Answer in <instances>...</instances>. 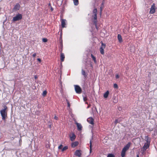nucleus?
Instances as JSON below:
<instances>
[{"mask_svg": "<svg viewBox=\"0 0 157 157\" xmlns=\"http://www.w3.org/2000/svg\"><path fill=\"white\" fill-rule=\"evenodd\" d=\"M7 107L6 105H4L3 108L0 111V113L2 120H5L7 117Z\"/></svg>", "mask_w": 157, "mask_h": 157, "instance_id": "f257e3e1", "label": "nucleus"}, {"mask_svg": "<svg viewBox=\"0 0 157 157\" xmlns=\"http://www.w3.org/2000/svg\"><path fill=\"white\" fill-rule=\"evenodd\" d=\"M131 145V143L129 142L123 148L121 153V157H124L126 151L129 149Z\"/></svg>", "mask_w": 157, "mask_h": 157, "instance_id": "f03ea898", "label": "nucleus"}, {"mask_svg": "<svg viewBox=\"0 0 157 157\" xmlns=\"http://www.w3.org/2000/svg\"><path fill=\"white\" fill-rule=\"evenodd\" d=\"M105 44L102 43H101V47L100 48V50L101 53L102 55H104V49L105 48Z\"/></svg>", "mask_w": 157, "mask_h": 157, "instance_id": "7ed1b4c3", "label": "nucleus"}, {"mask_svg": "<svg viewBox=\"0 0 157 157\" xmlns=\"http://www.w3.org/2000/svg\"><path fill=\"white\" fill-rule=\"evenodd\" d=\"M75 90L76 92L78 94H80L82 92V89L78 85H75Z\"/></svg>", "mask_w": 157, "mask_h": 157, "instance_id": "20e7f679", "label": "nucleus"}, {"mask_svg": "<svg viewBox=\"0 0 157 157\" xmlns=\"http://www.w3.org/2000/svg\"><path fill=\"white\" fill-rule=\"evenodd\" d=\"M82 152L80 150H76L74 153V155L78 157H81V156Z\"/></svg>", "mask_w": 157, "mask_h": 157, "instance_id": "39448f33", "label": "nucleus"}, {"mask_svg": "<svg viewBox=\"0 0 157 157\" xmlns=\"http://www.w3.org/2000/svg\"><path fill=\"white\" fill-rule=\"evenodd\" d=\"M155 12V4H153L151 6L150 9V13H153Z\"/></svg>", "mask_w": 157, "mask_h": 157, "instance_id": "423d86ee", "label": "nucleus"}, {"mask_svg": "<svg viewBox=\"0 0 157 157\" xmlns=\"http://www.w3.org/2000/svg\"><path fill=\"white\" fill-rule=\"evenodd\" d=\"M87 121L90 124L94 125V119L92 117H90L87 119Z\"/></svg>", "mask_w": 157, "mask_h": 157, "instance_id": "0eeeda50", "label": "nucleus"}, {"mask_svg": "<svg viewBox=\"0 0 157 157\" xmlns=\"http://www.w3.org/2000/svg\"><path fill=\"white\" fill-rule=\"evenodd\" d=\"M22 18V15L21 14H18L14 17L13 20H20Z\"/></svg>", "mask_w": 157, "mask_h": 157, "instance_id": "6e6552de", "label": "nucleus"}, {"mask_svg": "<svg viewBox=\"0 0 157 157\" xmlns=\"http://www.w3.org/2000/svg\"><path fill=\"white\" fill-rule=\"evenodd\" d=\"M97 12V10L96 9H94L93 11V17L94 20H96L97 17L96 16V13Z\"/></svg>", "mask_w": 157, "mask_h": 157, "instance_id": "1a4fd4ad", "label": "nucleus"}, {"mask_svg": "<svg viewBox=\"0 0 157 157\" xmlns=\"http://www.w3.org/2000/svg\"><path fill=\"white\" fill-rule=\"evenodd\" d=\"M70 140L71 141H74L76 138V136L75 134L72 133L69 135Z\"/></svg>", "mask_w": 157, "mask_h": 157, "instance_id": "9d476101", "label": "nucleus"}, {"mask_svg": "<svg viewBox=\"0 0 157 157\" xmlns=\"http://www.w3.org/2000/svg\"><path fill=\"white\" fill-rule=\"evenodd\" d=\"M75 124H76L78 129V130H82V126L80 124L78 123H77V122L75 121Z\"/></svg>", "mask_w": 157, "mask_h": 157, "instance_id": "9b49d317", "label": "nucleus"}, {"mask_svg": "<svg viewBox=\"0 0 157 157\" xmlns=\"http://www.w3.org/2000/svg\"><path fill=\"white\" fill-rule=\"evenodd\" d=\"M78 144V143L77 141H75L71 144V146L73 147H75L76 146H77Z\"/></svg>", "mask_w": 157, "mask_h": 157, "instance_id": "f8f14e48", "label": "nucleus"}, {"mask_svg": "<svg viewBox=\"0 0 157 157\" xmlns=\"http://www.w3.org/2000/svg\"><path fill=\"white\" fill-rule=\"evenodd\" d=\"M147 149V144L146 143L145 144L144 146L143 147V148L141 149V151L144 152Z\"/></svg>", "mask_w": 157, "mask_h": 157, "instance_id": "ddd939ff", "label": "nucleus"}, {"mask_svg": "<svg viewBox=\"0 0 157 157\" xmlns=\"http://www.w3.org/2000/svg\"><path fill=\"white\" fill-rule=\"evenodd\" d=\"M117 37L118 40L120 42H122V38L120 34H118Z\"/></svg>", "mask_w": 157, "mask_h": 157, "instance_id": "4468645a", "label": "nucleus"}, {"mask_svg": "<svg viewBox=\"0 0 157 157\" xmlns=\"http://www.w3.org/2000/svg\"><path fill=\"white\" fill-rule=\"evenodd\" d=\"M60 58L61 61L62 62L63 61H64L65 57L64 54L63 53H61Z\"/></svg>", "mask_w": 157, "mask_h": 157, "instance_id": "2eb2a0df", "label": "nucleus"}, {"mask_svg": "<svg viewBox=\"0 0 157 157\" xmlns=\"http://www.w3.org/2000/svg\"><path fill=\"white\" fill-rule=\"evenodd\" d=\"M109 92L108 91H107L104 94V97L105 98H106L108 97L109 94Z\"/></svg>", "mask_w": 157, "mask_h": 157, "instance_id": "dca6fc26", "label": "nucleus"}, {"mask_svg": "<svg viewBox=\"0 0 157 157\" xmlns=\"http://www.w3.org/2000/svg\"><path fill=\"white\" fill-rule=\"evenodd\" d=\"M66 25L65 22L64 20H62L61 22V25L63 28L65 27V25Z\"/></svg>", "mask_w": 157, "mask_h": 157, "instance_id": "f3484780", "label": "nucleus"}, {"mask_svg": "<svg viewBox=\"0 0 157 157\" xmlns=\"http://www.w3.org/2000/svg\"><path fill=\"white\" fill-rule=\"evenodd\" d=\"M73 2L74 3V4L75 5L77 6L78 5V0H73Z\"/></svg>", "mask_w": 157, "mask_h": 157, "instance_id": "a211bd4d", "label": "nucleus"}, {"mask_svg": "<svg viewBox=\"0 0 157 157\" xmlns=\"http://www.w3.org/2000/svg\"><path fill=\"white\" fill-rule=\"evenodd\" d=\"M20 8V6L19 5H17L16 6H15L14 9L15 10H18Z\"/></svg>", "mask_w": 157, "mask_h": 157, "instance_id": "6ab92c4d", "label": "nucleus"}, {"mask_svg": "<svg viewBox=\"0 0 157 157\" xmlns=\"http://www.w3.org/2000/svg\"><path fill=\"white\" fill-rule=\"evenodd\" d=\"M91 56L92 58L93 59V60H94V62L95 63H96V61L95 57L92 54H91Z\"/></svg>", "mask_w": 157, "mask_h": 157, "instance_id": "aec40b11", "label": "nucleus"}, {"mask_svg": "<svg viewBox=\"0 0 157 157\" xmlns=\"http://www.w3.org/2000/svg\"><path fill=\"white\" fill-rule=\"evenodd\" d=\"M47 93V91L46 90L44 91L43 92L42 94V96L43 97L45 96L46 95Z\"/></svg>", "mask_w": 157, "mask_h": 157, "instance_id": "412c9836", "label": "nucleus"}, {"mask_svg": "<svg viewBox=\"0 0 157 157\" xmlns=\"http://www.w3.org/2000/svg\"><path fill=\"white\" fill-rule=\"evenodd\" d=\"M46 146L47 148H49L50 146V144L48 142V143H46Z\"/></svg>", "mask_w": 157, "mask_h": 157, "instance_id": "4be33fe9", "label": "nucleus"}, {"mask_svg": "<svg viewBox=\"0 0 157 157\" xmlns=\"http://www.w3.org/2000/svg\"><path fill=\"white\" fill-rule=\"evenodd\" d=\"M90 152L91 153L92 151V142L90 140Z\"/></svg>", "mask_w": 157, "mask_h": 157, "instance_id": "5701e85b", "label": "nucleus"}, {"mask_svg": "<svg viewBox=\"0 0 157 157\" xmlns=\"http://www.w3.org/2000/svg\"><path fill=\"white\" fill-rule=\"evenodd\" d=\"M113 87L115 88H116L117 89L118 88V86L117 85L116 83H115L113 85Z\"/></svg>", "mask_w": 157, "mask_h": 157, "instance_id": "b1692460", "label": "nucleus"}, {"mask_svg": "<svg viewBox=\"0 0 157 157\" xmlns=\"http://www.w3.org/2000/svg\"><path fill=\"white\" fill-rule=\"evenodd\" d=\"M42 41L44 42V43H45V42H47L48 41V40L46 38H43L42 39Z\"/></svg>", "mask_w": 157, "mask_h": 157, "instance_id": "393cba45", "label": "nucleus"}, {"mask_svg": "<svg viewBox=\"0 0 157 157\" xmlns=\"http://www.w3.org/2000/svg\"><path fill=\"white\" fill-rule=\"evenodd\" d=\"M67 146H65V147H64L62 149V151H64L65 150H67Z\"/></svg>", "mask_w": 157, "mask_h": 157, "instance_id": "a878e982", "label": "nucleus"}, {"mask_svg": "<svg viewBox=\"0 0 157 157\" xmlns=\"http://www.w3.org/2000/svg\"><path fill=\"white\" fill-rule=\"evenodd\" d=\"M107 157H115L112 154H109L107 156Z\"/></svg>", "mask_w": 157, "mask_h": 157, "instance_id": "bb28decb", "label": "nucleus"}, {"mask_svg": "<svg viewBox=\"0 0 157 157\" xmlns=\"http://www.w3.org/2000/svg\"><path fill=\"white\" fill-rule=\"evenodd\" d=\"M82 74L84 76H86L85 72L83 70H82Z\"/></svg>", "mask_w": 157, "mask_h": 157, "instance_id": "cd10ccee", "label": "nucleus"}, {"mask_svg": "<svg viewBox=\"0 0 157 157\" xmlns=\"http://www.w3.org/2000/svg\"><path fill=\"white\" fill-rule=\"evenodd\" d=\"M67 104H68V106L69 107L70 106V104L69 102L67 100Z\"/></svg>", "mask_w": 157, "mask_h": 157, "instance_id": "c85d7f7f", "label": "nucleus"}, {"mask_svg": "<svg viewBox=\"0 0 157 157\" xmlns=\"http://www.w3.org/2000/svg\"><path fill=\"white\" fill-rule=\"evenodd\" d=\"M63 147V145H60L58 147V148L59 149H61L62 147Z\"/></svg>", "mask_w": 157, "mask_h": 157, "instance_id": "c756f323", "label": "nucleus"}, {"mask_svg": "<svg viewBox=\"0 0 157 157\" xmlns=\"http://www.w3.org/2000/svg\"><path fill=\"white\" fill-rule=\"evenodd\" d=\"M116 78H119V76L118 75H116Z\"/></svg>", "mask_w": 157, "mask_h": 157, "instance_id": "7c9ffc66", "label": "nucleus"}, {"mask_svg": "<svg viewBox=\"0 0 157 157\" xmlns=\"http://www.w3.org/2000/svg\"><path fill=\"white\" fill-rule=\"evenodd\" d=\"M36 53H34L33 55V57H35L36 56Z\"/></svg>", "mask_w": 157, "mask_h": 157, "instance_id": "2f4dec72", "label": "nucleus"}, {"mask_svg": "<svg viewBox=\"0 0 157 157\" xmlns=\"http://www.w3.org/2000/svg\"><path fill=\"white\" fill-rule=\"evenodd\" d=\"M37 60L39 61L40 62H41V60L40 59V58H38L37 59Z\"/></svg>", "mask_w": 157, "mask_h": 157, "instance_id": "473e14b6", "label": "nucleus"}, {"mask_svg": "<svg viewBox=\"0 0 157 157\" xmlns=\"http://www.w3.org/2000/svg\"><path fill=\"white\" fill-rule=\"evenodd\" d=\"M58 117L56 116H55L54 117V119H56V120H57L58 119Z\"/></svg>", "mask_w": 157, "mask_h": 157, "instance_id": "72a5a7b5", "label": "nucleus"}, {"mask_svg": "<svg viewBox=\"0 0 157 157\" xmlns=\"http://www.w3.org/2000/svg\"><path fill=\"white\" fill-rule=\"evenodd\" d=\"M83 100H84V101H86V100H87V98H86V97H84V98H83Z\"/></svg>", "mask_w": 157, "mask_h": 157, "instance_id": "f704fd0d", "label": "nucleus"}, {"mask_svg": "<svg viewBox=\"0 0 157 157\" xmlns=\"http://www.w3.org/2000/svg\"><path fill=\"white\" fill-rule=\"evenodd\" d=\"M37 76L36 75H35V76H34V78H35V79H37Z\"/></svg>", "mask_w": 157, "mask_h": 157, "instance_id": "c9c22d12", "label": "nucleus"}, {"mask_svg": "<svg viewBox=\"0 0 157 157\" xmlns=\"http://www.w3.org/2000/svg\"><path fill=\"white\" fill-rule=\"evenodd\" d=\"M102 7L101 6V7H100V10L101 11H102Z\"/></svg>", "mask_w": 157, "mask_h": 157, "instance_id": "e433bc0d", "label": "nucleus"}, {"mask_svg": "<svg viewBox=\"0 0 157 157\" xmlns=\"http://www.w3.org/2000/svg\"><path fill=\"white\" fill-rule=\"evenodd\" d=\"M147 145H148V147L149 146V144L148 143V144H147Z\"/></svg>", "mask_w": 157, "mask_h": 157, "instance_id": "4c0bfd02", "label": "nucleus"}, {"mask_svg": "<svg viewBox=\"0 0 157 157\" xmlns=\"http://www.w3.org/2000/svg\"><path fill=\"white\" fill-rule=\"evenodd\" d=\"M117 120H116L115 121V123H117Z\"/></svg>", "mask_w": 157, "mask_h": 157, "instance_id": "58836bf2", "label": "nucleus"}, {"mask_svg": "<svg viewBox=\"0 0 157 157\" xmlns=\"http://www.w3.org/2000/svg\"><path fill=\"white\" fill-rule=\"evenodd\" d=\"M131 52H134V50H133H133H132V51H131Z\"/></svg>", "mask_w": 157, "mask_h": 157, "instance_id": "ea45409f", "label": "nucleus"}, {"mask_svg": "<svg viewBox=\"0 0 157 157\" xmlns=\"http://www.w3.org/2000/svg\"><path fill=\"white\" fill-rule=\"evenodd\" d=\"M139 157V155H137V157Z\"/></svg>", "mask_w": 157, "mask_h": 157, "instance_id": "a19ab883", "label": "nucleus"}, {"mask_svg": "<svg viewBox=\"0 0 157 157\" xmlns=\"http://www.w3.org/2000/svg\"><path fill=\"white\" fill-rule=\"evenodd\" d=\"M90 105H89V106H88L87 108H89L90 107Z\"/></svg>", "mask_w": 157, "mask_h": 157, "instance_id": "79ce46f5", "label": "nucleus"}, {"mask_svg": "<svg viewBox=\"0 0 157 157\" xmlns=\"http://www.w3.org/2000/svg\"><path fill=\"white\" fill-rule=\"evenodd\" d=\"M51 10H53V9H52V8H51Z\"/></svg>", "mask_w": 157, "mask_h": 157, "instance_id": "37998d69", "label": "nucleus"}, {"mask_svg": "<svg viewBox=\"0 0 157 157\" xmlns=\"http://www.w3.org/2000/svg\"><path fill=\"white\" fill-rule=\"evenodd\" d=\"M102 6H103V3H102Z\"/></svg>", "mask_w": 157, "mask_h": 157, "instance_id": "c03bdc74", "label": "nucleus"}, {"mask_svg": "<svg viewBox=\"0 0 157 157\" xmlns=\"http://www.w3.org/2000/svg\"><path fill=\"white\" fill-rule=\"evenodd\" d=\"M95 109L96 110V107H95Z\"/></svg>", "mask_w": 157, "mask_h": 157, "instance_id": "a18cd8bd", "label": "nucleus"}]
</instances>
